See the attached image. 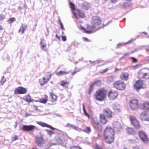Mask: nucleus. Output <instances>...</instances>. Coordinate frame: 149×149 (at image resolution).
Instances as JSON below:
<instances>
[{"label":"nucleus","instance_id":"obj_1","mask_svg":"<svg viewBox=\"0 0 149 149\" xmlns=\"http://www.w3.org/2000/svg\"><path fill=\"white\" fill-rule=\"evenodd\" d=\"M104 135L105 141L108 144H111L113 141L114 132L110 127H107L104 131Z\"/></svg>","mask_w":149,"mask_h":149},{"label":"nucleus","instance_id":"obj_2","mask_svg":"<svg viewBox=\"0 0 149 149\" xmlns=\"http://www.w3.org/2000/svg\"><path fill=\"white\" fill-rule=\"evenodd\" d=\"M107 91L104 89H101L96 91L95 95L96 99L99 101H102L106 97Z\"/></svg>","mask_w":149,"mask_h":149},{"label":"nucleus","instance_id":"obj_3","mask_svg":"<svg viewBox=\"0 0 149 149\" xmlns=\"http://www.w3.org/2000/svg\"><path fill=\"white\" fill-rule=\"evenodd\" d=\"M138 77L139 79H149V69L147 68H142L138 72Z\"/></svg>","mask_w":149,"mask_h":149},{"label":"nucleus","instance_id":"obj_4","mask_svg":"<svg viewBox=\"0 0 149 149\" xmlns=\"http://www.w3.org/2000/svg\"><path fill=\"white\" fill-rule=\"evenodd\" d=\"M146 87L145 84L141 80L137 81L134 85V88L136 91L139 92L141 88H144Z\"/></svg>","mask_w":149,"mask_h":149},{"label":"nucleus","instance_id":"obj_5","mask_svg":"<svg viewBox=\"0 0 149 149\" xmlns=\"http://www.w3.org/2000/svg\"><path fill=\"white\" fill-rule=\"evenodd\" d=\"M114 87L116 89L122 90L126 87L125 84L122 81H118L115 82L113 84Z\"/></svg>","mask_w":149,"mask_h":149},{"label":"nucleus","instance_id":"obj_6","mask_svg":"<svg viewBox=\"0 0 149 149\" xmlns=\"http://www.w3.org/2000/svg\"><path fill=\"white\" fill-rule=\"evenodd\" d=\"M93 126L94 129L100 131H102V127L101 124L99 123L97 118H94L92 121Z\"/></svg>","mask_w":149,"mask_h":149},{"label":"nucleus","instance_id":"obj_7","mask_svg":"<svg viewBox=\"0 0 149 149\" xmlns=\"http://www.w3.org/2000/svg\"><path fill=\"white\" fill-rule=\"evenodd\" d=\"M130 106L133 110L136 109L138 107V101L136 99H133L131 100L130 102Z\"/></svg>","mask_w":149,"mask_h":149},{"label":"nucleus","instance_id":"obj_8","mask_svg":"<svg viewBox=\"0 0 149 149\" xmlns=\"http://www.w3.org/2000/svg\"><path fill=\"white\" fill-rule=\"evenodd\" d=\"M130 118L133 125L136 129H139L140 128V125L138 121L136 119L135 117L133 116H131Z\"/></svg>","mask_w":149,"mask_h":149},{"label":"nucleus","instance_id":"obj_9","mask_svg":"<svg viewBox=\"0 0 149 149\" xmlns=\"http://www.w3.org/2000/svg\"><path fill=\"white\" fill-rule=\"evenodd\" d=\"M118 96V93L116 91L111 90L109 92L108 96L110 100H114L117 98Z\"/></svg>","mask_w":149,"mask_h":149},{"label":"nucleus","instance_id":"obj_10","mask_svg":"<svg viewBox=\"0 0 149 149\" xmlns=\"http://www.w3.org/2000/svg\"><path fill=\"white\" fill-rule=\"evenodd\" d=\"M140 118L142 120L149 121V111H144L140 115Z\"/></svg>","mask_w":149,"mask_h":149},{"label":"nucleus","instance_id":"obj_11","mask_svg":"<svg viewBox=\"0 0 149 149\" xmlns=\"http://www.w3.org/2000/svg\"><path fill=\"white\" fill-rule=\"evenodd\" d=\"M101 20L98 17H94L92 19V24L95 27L99 25L101 23Z\"/></svg>","mask_w":149,"mask_h":149},{"label":"nucleus","instance_id":"obj_12","mask_svg":"<svg viewBox=\"0 0 149 149\" xmlns=\"http://www.w3.org/2000/svg\"><path fill=\"white\" fill-rule=\"evenodd\" d=\"M26 91L25 88L22 87H19L15 89L14 93L16 94H23L25 93Z\"/></svg>","mask_w":149,"mask_h":149},{"label":"nucleus","instance_id":"obj_13","mask_svg":"<svg viewBox=\"0 0 149 149\" xmlns=\"http://www.w3.org/2000/svg\"><path fill=\"white\" fill-rule=\"evenodd\" d=\"M36 128V127L33 125H24L22 128L21 129L23 131H31Z\"/></svg>","mask_w":149,"mask_h":149},{"label":"nucleus","instance_id":"obj_14","mask_svg":"<svg viewBox=\"0 0 149 149\" xmlns=\"http://www.w3.org/2000/svg\"><path fill=\"white\" fill-rule=\"evenodd\" d=\"M113 125L114 130L116 131H119L122 129V126L120 124L118 121L115 122Z\"/></svg>","mask_w":149,"mask_h":149},{"label":"nucleus","instance_id":"obj_15","mask_svg":"<svg viewBox=\"0 0 149 149\" xmlns=\"http://www.w3.org/2000/svg\"><path fill=\"white\" fill-rule=\"evenodd\" d=\"M139 135L141 140L143 142H146L148 140V139L146 134L143 132L140 131Z\"/></svg>","mask_w":149,"mask_h":149},{"label":"nucleus","instance_id":"obj_16","mask_svg":"<svg viewBox=\"0 0 149 149\" xmlns=\"http://www.w3.org/2000/svg\"><path fill=\"white\" fill-rule=\"evenodd\" d=\"M37 123L41 126L42 127H47L48 128H49L53 130H54L56 129V128H53L52 126L51 125H49L48 124L46 123H45L42 122H37Z\"/></svg>","mask_w":149,"mask_h":149},{"label":"nucleus","instance_id":"obj_17","mask_svg":"<svg viewBox=\"0 0 149 149\" xmlns=\"http://www.w3.org/2000/svg\"><path fill=\"white\" fill-rule=\"evenodd\" d=\"M36 143L38 146H42L45 144V142L42 137H38L36 140Z\"/></svg>","mask_w":149,"mask_h":149},{"label":"nucleus","instance_id":"obj_18","mask_svg":"<svg viewBox=\"0 0 149 149\" xmlns=\"http://www.w3.org/2000/svg\"><path fill=\"white\" fill-rule=\"evenodd\" d=\"M27 27V25L26 24H22L21 26L18 31V33L21 34L24 33Z\"/></svg>","mask_w":149,"mask_h":149},{"label":"nucleus","instance_id":"obj_19","mask_svg":"<svg viewBox=\"0 0 149 149\" xmlns=\"http://www.w3.org/2000/svg\"><path fill=\"white\" fill-rule=\"evenodd\" d=\"M95 27L93 25L92 26H87V29L88 30H86L84 28H82V29L84 30L85 32L89 34L93 32V30L95 29Z\"/></svg>","mask_w":149,"mask_h":149},{"label":"nucleus","instance_id":"obj_20","mask_svg":"<svg viewBox=\"0 0 149 149\" xmlns=\"http://www.w3.org/2000/svg\"><path fill=\"white\" fill-rule=\"evenodd\" d=\"M103 111L108 117H111L112 116V112L109 109H104Z\"/></svg>","mask_w":149,"mask_h":149},{"label":"nucleus","instance_id":"obj_21","mask_svg":"<svg viewBox=\"0 0 149 149\" xmlns=\"http://www.w3.org/2000/svg\"><path fill=\"white\" fill-rule=\"evenodd\" d=\"M120 78L123 80H126L128 78L129 74L127 72H123L120 74Z\"/></svg>","mask_w":149,"mask_h":149},{"label":"nucleus","instance_id":"obj_22","mask_svg":"<svg viewBox=\"0 0 149 149\" xmlns=\"http://www.w3.org/2000/svg\"><path fill=\"white\" fill-rule=\"evenodd\" d=\"M126 132L129 134L134 135L136 134L133 129L131 127H127L126 129Z\"/></svg>","mask_w":149,"mask_h":149},{"label":"nucleus","instance_id":"obj_23","mask_svg":"<svg viewBox=\"0 0 149 149\" xmlns=\"http://www.w3.org/2000/svg\"><path fill=\"white\" fill-rule=\"evenodd\" d=\"M112 107L116 112H120L121 110V107L120 106L117 104H113Z\"/></svg>","mask_w":149,"mask_h":149},{"label":"nucleus","instance_id":"obj_24","mask_svg":"<svg viewBox=\"0 0 149 149\" xmlns=\"http://www.w3.org/2000/svg\"><path fill=\"white\" fill-rule=\"evenodd\" d=\"M66 127L69 128H71L72 129H73L75 130H76L78 131H79L81 130V129L77 127L72 124H71L69 123H68L66 125Z\"/></svg>","mask_w":149,"mask_h":149},{"label":"nucleus","instance_id":"obj_25","mask_svg":"<svg viewBox=\"0 0 149 149\" xmlns=\"http://www.w3.org/2000/svg\"><path fill=\"white\" fill-rule=\"evenodd\" d=\"M100 118L101 122L103 124H106L107 120L105 116L103 114H101L100 116Z\"/></svg>","mask_w":149,"mask_h":149},{"label":"nucleus","instance_id":"obj_26","mask_svg":"<svg viewBox=\"0 0 149 149\" xmlns=\"http://www.w3.org/2000/svg\"><path fill=\"white\" fill-rule=\"evenodd\" d=\"M143 108L144 109H149V102H146L142 105Z\"/></svg>","mask_w":149,"mask_h":149},{"label":"nucleus","instance_id":"obj_27","mask_svg":"<svg viewBox=\"0 0 149 149\" xmlns=\"http://www.w3.org/2000/svg\"><path fill=\"white\" fill-rule=\"evenodd\" d=\"M99 83V81H97L94 83H92L90 86V87L89 88L88 91L89 93V94L93 91V86L94 85L96 84H97L98 83Z\"/></svg>","mask_w":149,"mask_h":149},{"label":"nucleus","instance_id":"obj_28","mask_svg":"<svg viewBox=\"0 0 149 149\" xmlns=\"http://www.w3.org/2000/svg\"><path fill=\"white\" fill-rule=\"evenodd\" d=\"M91 6V5L87 3H83V8L86 10H88Z\"/></svg>","mask_w":149,"mask_h":149},{"label":"nucleus","instance_id":"obj_29","mask_svg":"<svg viewBox=\"0 0 149 149\" xmlns=\"http://www.w3.org/2000/svg\"><path fill=\"white\" fill-rule=\"evenodd\" d=\"M131 5V4L130 3H125L122 4L121 6L122 8H124L129 7Z\"/></svg>","mask_w":149,"mask_h":149},{"label":"nucleus","instance_id":"obj_30","mask_svg":"<svg viewBox=\"0 0 149 149\" xmlns=\"http://www.w3.org/2000/svg\"><path fill=\"white\" fill-rule=\"evenodd\" d=\"M48 74L49 75V77L47 78V79H46L45 77H44L43 78V80L44 81V83H43V84L40 83V84L41 86H43L44 84L45 83L47 82L48 81H49V80L51 76V74H50L49 73H48Z\"/></svg>","mask_w":149,"mask_h":149},{"label":"nucleus","instance_id":"obj_31","mask_svg":"<svg viewBox=\"0 0 149 149\" xmlns=\"http://www.w3.org/2000/svg\"><path fill=\"white\" fill-rule=\"evenodd\" d=\"M69 73L68 72H66L64 71H61L56 73V74L58 76H61Z\"/></svg>","mask_w":149,"mask_h":149},{"label":"nucleus","instance_id":"obj_32","mask_svg":"<svg viewBox=\"0 0 149 149\" xmlns=\"http://www.w3.org/2000/svg\"><path fill=\"white\" fill-rule=\"evenodd\" d=\"M50 95L52 98V100L53 102L57 100V97L53 93H52L50 94Z\"/></svg>","mask_w":149,"mask_h":149},{"label":"nucleus","instance_id":"obj_33","mask_svg":"<svg viewBox=\"0 0 149 149\" xmlns=\"http://www.w3.org/2000/svg\"><path fill=\"white\" fill-rule=\"evenodd\" d=\"M76 11L77 12L79 17L81 18H83L84 17V15L83 12L80 11L79 10H77Z\"/></svg>","mask_w":149,"mask_h":149},{"label":"nucleus","instance_id":"obj_34","mask_svg":"<svg viewBox=\"0 0 149 149\" xmlns=\"http://www.w3.org/2000/svg\"><path fill=\"white\" fill-rule=\"evenodd\" d=\"M82 105H83V111H84V114L86 116H87L88 117V118H89V115L87 113V112H86V110L84 104H82Z\"/></svg>","mask_w":149,"mask_h":149},{"label":"nucleus","instance_id":"obj_35","mask_svg":"<svg viewBox=\"0 0 149 149\" xmlns=\"http://www.w3.org/2000/svg\"><path fill=\"white\" fill-rule=\"evenodd\" d=\"M15 20V19L14 17H11L9 18V19H8L7 21L9 23H11L14 22Z\"/></svg>","mask_w":149,"mask_h":149},{"label":"nucleus","instance_id":"obj_36","mask_svg":"<svg viewBox=\"0 0 149 149\" xmlns=\"http://www.w3.org/2000/svg\"><path fill=\"white\" fill-rule=\"evenodd\" d=\"M47 101V99L41 98L39 100L40 102L44 104L46 103Z\"/></svg>","mask_w":149,"mask_h":149},{"label":"nucleus","instance_id":"obj_37","mask_svg":"<svg viewBox=\"0 0 149 149\" xmlns=\"http://www.w3.org/2000/svg\"><path fill=\"white\" fill-rule=\"evenodd\" d=\"M40 45H47L45 40L44 39L42 38L40 43Z\"/></svg>","mask_w":149,"mask_h":149},{"label":"nucleus","instance_id":"obj_38","mask_svg":"<svg viewBox=\"0 0 149 149\" xmlns=\"http://www.w3.org/2000/svg\"><path fill=\"white\" fill-rule=\"evenodd\" d=\"M59 84L60 85L64 87L68 84V82H65L62 81H61Z\"/></svg>","mask_w":149,"mask_h":149},{"label":"nucleus","instance_id":"obj_39","mask_svg":"<svg viewBox=\"0 0 149 149\" xmlns=\"http://www.w3.org/2000/svg\"><path fill=\"white\" fill-rule=\"evenodd\" d=\"M6 81V79L4 78V76H3L1 80L0 81V83L2 85H3L4 82Z\"/></svg>","mask_w":149,"mask_h":149},{"label":"nucleus","instance_id":"obj_40","mask_svg":"<svg viewBox=\"0 0 149 149\" xmlns=\"http://www.w3.org/2000/svg\"><path fill=\"white\" fill-rule=\"evenodd\" d=\"M70 7L72 10H75V8L74 5L72 2L70 3Z\"/></svg>","mask_w":149,"mask_h":149},{"label":"nucleus","instance_id":"obj_41","mask_svg":"<svg viewBox=\"0 0 149 149\" xmlns=\"http://www.w3.org/2000/svg\"><path fill=\"white\" fill-rule=\"evenodd\" d=\"M26 100L28 102H31V97L30 95H28L26 97Z\"/></svg>","mask_w":149,"mask_h":149},{"label":"nucleus","instance_id":"obj_42","mask_svg":"<svg viewBox=\"0 0 149 149\" xmlns=\"http://www.w3.org/2000/svg\"><path fill=\"white\" fill-rule=\"evenodd\" d=\"M89 61L91 64H92L93 63H95V64H98L100 63V61L99 60L93 61H92L91 60H90Z\"/></svg>","mask_w":149,"mask_h":149},{"label":"nucleus","instance_id":"obj_43","mask_svg":"<svg viewBox=\"0 0 149 149\" xmlns=\"http://www.w3.org/2000/svg\"><path fill=\"white\" fill-rule=\"evenodd\" d=\"M41 49L44 51H46V45H40Z\"/></svg>","mask_w":149,"mask_h":149},{"label":"nucleus","instance_id":"obj_44","mask_svg":"<svg viewBox=\"0 0 149 149\" xmlns=\"http://www.w3.org/2000/svg\"><path fill=\"white\" fill-rule=\"evenodd\" d=\"M139 65H136L135 66H134L132 67H131L130 68L131 70H135L138 68Z\"/></svg>","mask_w":149,"mask_h":149},{"label":"nucleus","instance_id":"obj_45","mask_svg":"<svg viewBox=\"0 0 149 149\" xmlns=\"http://www.w3.org/2000/svg\"><path fill=\"white\" fill-rule=\"evenodd\" d=\"M70 149H81V148L79 146H73L71 147Z\"/></svg>","mask_w":149,"mask_h":149},{"label":"nucleus","instance_id":"obj_46","mask_svg":"<svg viewBox=\"0 0 149 149\" xmlns=\"http://www.w3.org/2000/svg\"><path fill=\"white\" fill-rule=\"evenodd\" d=\"M46 131H47V133L50 136L53 134V132L51 130H47Z\"/></svg>","mask_w":149,"mask_h":149},{"label":"nucleus","instance_id":"obj_47","mask_svg":"<svg viewBox=\"0 0 149 149\" xmlns=\"http://www.w3.org/2000/svg\"><path fill=\"white\" fill-rule=\"evenodd\" d=\"M85 131L87 133H88L91 132V130L89 127H86L85 129Z\"/></svg>","mask_w":149,"mask_h":149},{"label":"nucleus","instance_id":"obj_48","mask_svg":"<svg viewBox=\"0 0 149 149\" xmlns=\"http://www.w3.org/2000/svg\"><path fill=\"white\" fill-rule=\"evenodd\" d=\"M59 20L60 22V26H61V28L63 30H65V28L63 27V24L61 22V20L60 19Z\"/></svg>","mask_w":149,"mask_h":149},{"label":"nucleus","instance_id":"obj_49","mask_svg":"<svg viewBox=\"0 0 149 149\" xmlns=\"http://www.w3.org/2000/svg\"><path fill=\"white\" fill-rule=\"evenodd\" d=\"M134 52V51H132V52H128V53H126L125 55H124L122 57V58H123V57H124V56H127V55H129L130 54H132Z\"/></svg>","mask_w":149,"mask_h":149},{"label":"nucleus","instance_id":"obj_50","mask_svg":"<svg viewBox=\"0 0 149 149\" xmlns=\"http://www.w3.org/2000/svg\"><path fill=\"white\" fill-rule=\"evenodd\" d=\"M131 58L132 59V62L133 63H136L137 61V59L134 57H132Z\"/></svg>","mask_w":149,"mask_h":149},{"label":"nucleus","instance_id":"obj_51","mask_svg":"<svg viewBox=\"0 0 149 149\" xmlns=\"http://www.w3.org/2000/svg\"><path fill=\"white\" fill-rule=\"evenodd\" d=\"M4 18V16L3 14L0 15V20H3Z\"/></svg>","mask_w":149,"mask_h":149},{"label":"nucleus","instance_id":"obj_52","mask_svg":"<svg viewBox=\"0 0 149 149\" xmlns=\"http://www.w3.org/2000/svg\"><path fill=\"white\" fill-rule=\"evenodd\" d=\"M18 139V136L17 135H15L13 137V141L17 140Z\"/></svg>","mask_w":149,"mask_h":149},{"label":"nucleus","instance_id":"obj_53","mask_svg":"<svg viewBox=\"0 0 149 149\" xmlns=\"http://www.w3.org/2000/svg\"><path fill=\"white\" fill-rule=\"evenodd\" d=\"M72 13H73V15H74V17L75 18H76V19H78V17L76 15V13L74 11H73Z\"/></svg>","mask_w":149,"mask_h":149},{"label":"nucleus","instance_id":"obj_54","mask_svg":"<svg viewBox=\"0 0 149 149\" xmlns=\"http://www.w3.org/2000/svg\"><path fill=\"white\" fill-rule=\"evenodd\" d=\"M62 40L63 41H65L66 40V37L63 36H62Z\"/></svg>","mask_w":149,"mask_h":149},{"label":"nucleus","instance_id":"obj_55","mask_svg":"<svg viewBox=\"0 0 149 149\" xmlns=\"http://www.w3.org/2000/svg\"><path fill=\"white\" fill-rule=\"evenodd\" d=\"M108 80L110 81H113V77H109L108 78Z\"/></svg>","mask_w":149,"mask_h":149},{"label":"nucleus","instance_id":"obj_56","mask_svg":"<svg viewBox=\"0 0 149 149\" xmlns=\"http://www.w3.org/2000/svg\"><path fill=\"white\" fill-rule=\"evenodd\" d=\"M108 70V68H106L104 69L102 72H101V73H103L106 72Z\"/></svg>","mask_w":149,"mask_h":149},{"label":"nucleus","instance_id":"obj_57","mask_svg":"<svg viewBox=\"0 0 149 149\" xmlns=\"http://www.w3.org/2000/svg\"><path fill=\"white\" fill-rule=\"evenodd\" d=\"M17 125H18V122H15V124L14 126V127L15 128H16L17 127Z\"/></svg>","mask_w":149,"mask_h":149},{"label":"nucleus","instance_id":"obj_58","mask_svg":"<svg viewBox=\"0 0 149 149\" xmlns=\"http://www.w3.org/2000/svg\"><path fill=\"white\" fill-rule=\"evenodd\" d=\"M83 39L85 41H88V39L85 37H84L83 38Z\"/></svg>","mask_w":149,"mask_h":149},{"label":"nucleus","instance_id":"obj_59","mask_svg":"<svg viewBox=\"0 0 149 149\" xmlns=\"http://www.w3.org/2000/svg\"><path fill=\"white\" fill-rule=\"evenodd\" d=\"M30 115V114H28L27 113H26L25 114V116L26 117H27Z\"/></svg>","mask_w":149,"mask_h":149},{"label":"nucleus","instance_id":"obj_60","mask_svg":"<svg viewBox=\"0 0 149 149\" xmlns=\"http://www.w3.org/2000/svg\"><path fill=\"white\" fill-rule=\"evenodd\" d=\"M47 30L48 33H46L45 34V35L46 36H47L48 35L49 33V31L48 29L47 28Z\"/></svg>","mask_w":149,"mask_h":149},{"label":"nucleus","instance_id":"obj_61","mask_svg":"<svg viewBox=\"0 0 149 149\" xmlns=\"http://www.w3.org/2000/svg\"><path fill=\"white\" fill-rule=\"evenodd\" d=\"M131 40H130L128 42H125V43H124V44H127L128 43H131Z\"/></svg>","mask_w":149,"mask_h":149},{"label":"nucleus","instance_id":"obj_62","mask_svg":"<svg viewBox=\"0 0 149 149\" xmlns=\"http://www.w3.org/2000/svg\"><path fill=\"white\" fill-rule=\"evenodd\" d=\"M146 96L149 98V92L146 93Z\"/></svg>","mask_w":149,"mask_h":149},{"label":"nucleus","instance_id":"obj_63","mask_svg":"<svg viewBox=\"0 0 149 149\" xmlns=\"http://www.w3.org/2000/svg\"><path fill=\"white\" fill-rule=\"evenodd\" d=\"M117 0H111V1L112 2H114L117 1Z\"/></svg>","mask_w":149,"mask_h":149},{"label":"nucleus","instance_id":"obj_64","mask_svg":"<svg viewBox=\"0 0 149 149\" xmlns=\"http://www.w3.org/2000/svg\"><path fill=\"white\" fill-rule=\"evenodd\" d=\"M76 72H77L74 71V72H73L72 73V75H73L74 74H76Z\"/></svg>","mask_w":149,"mask_h":149}]
</instances>
